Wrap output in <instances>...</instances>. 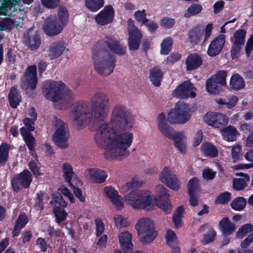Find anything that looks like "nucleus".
<instances>
[{"label":"nucleus","mask_w":253,"mask_h":253,"mask_svg":"<svg viewBox=\"0 0 253 253\" xmlns=\"http://www.w3.org/2000/svg\"><path fill=\"white\" fill-rule=\"evenodd\" d=\"M69 185L72 189L75 196L80 200L81 202L84 203L85 202V198L83 195L82 190L79 187H77L75 186L73 183L69 184Z\"/></svg>","instance_id":"58"},{"label":"nucleus","mask_w":253,"mask_h":253,"mask_svg":"<svg viewBox=\"0 0 253 253\" xmlns=\"http://www.w3.org/2000/svg\"><path fill=\"white\" fill-rule=\"evenodd\" d=\"M143 184V182L140 178L135 176L132 178L131 181L127 182L124 185V188L128 190L134 188L141 187Z\"/></svg>","instance_id":"43"},{"label":"nucleus","mask_w":253,"mask_h":253,"mask_svg":"<svg viewBox=\"0 0 253 253\" xmlns=\"http://www.w3.org/2000/svg\"><path fill=\"white\" fill-rule=\"evenodd\" d=\"M131 238V234L128 231L120 234L119 241L124 253H132L133 244Z\"/></svg>","instance_id":"22"},{"label":"nucleus","mask_w":253,"mask_h":253,"mask_svg":"<svg viewBox=\"0 0 253 253\" xmlns=\"http://www.w3.org/2000/svg\"><path fill=\"white\" fill-rule=\"evenodd\" d=\"M106 47L121 56L125 55L126 51V47L113 36H106L104 41L97 42L93 46L92 52L94 68L98 73L104 76L114 71L116 62V56Z\"/></svg>","instance_id":"2"},{"label":"nucleus","mask_w":253,"mask_h":253,"mask_svg":"<svg viewBox=\"0 0 253 253\" xmlns=\"http://www.w3.org/2000/svg\"><path fill=\"white\" fill-rule=\"evenodd\" d=\"M253 242V233H250L249 235L243 240L240 244V247L243 249H247Z\"/></svg>","instance_id":"62"},{"label":"nucleus","mask_w":253,"mask_h":253,"mask_svg":"<svg viewBox=\"0 0 253 253\" xmlns=\"http://www.w3.org/2000/svg\"><path fill=\"white\" fill-rule=\"evenodd\" d=\"M57 128L52 135L54 143L59 148L66 149L68 146V140L69 137L68 125L60 119L56 120Z\"/></svg>","instance_id":"11"},{"label":"nucleus","mask_w":253,"mask_h":253,"mask_svg":"<svg viewBox=\"0 0 253 253\" xmlns=\"http://www.w3.org/2000/svg\"><path fill=\"white\" fill-rule=\"evenodd\" d=\"M247 201L242 197L235 198L230 203L231 208L236 211H241L245 208Z\"/></svg>","instance_id":"36"},{"label":"nucleus","mask_w":253,"mask_h":253,"mask_svg":"<svg viewBox=\"0 0 253 253\" xmlns=\"http://www.w3.org/2000/svg\"><path fill=\"white\" fill-rule=\"evenodd\" d=\"M88 175L91 180L97 183H103L107 177L105 171L97 168L89 169Z\"/></svg>","instance_id":"26"},{"label":"nucleus","mask_w":253,"mask_h":253,"mask_svg":"<svg viewBox=\"0 0 253 253\" xmlns=\"http://www.w3.org/2000/svg\"><path fill=\"white\" fill-rule=\"evenodd\" d=\"M63 176L69 184H70L74 174V171L72 166L68 163H65L62 166Z\"/></svg>","instance_id":"38"},{"label":"nucleus","mask_w":253,"mask_h":253,"mask_svg":"<svg viewBox=\"0 0 253 253\" xmlns=\"http://www.w3.org/2000/svg\"><path fill=\"white\" fill-rule=\"evenodd\" d=\"M160 180L166 184L169 188L178 190L179 189V181L175 174L171 172L168 167H165L160 173Z\"/></svg>","instance_id":"18"},{"label":"nucleus","mask_w":253,"mask_h":253,"mask_svg":"<svg viewBox=\"0 0 253 253\" xmlns=\"http://www.w3.org/2000/svg\"><path fill=\"white\" fill-rule=\"evenodd\" d=\"M219 225L223 235L225 236L231 234L235 230L236 225L231 222L228 217H223L219 222Z\"/></svg>","instance_id":"27"},{"label":"nucleus","mask_w":253,"mask_h":253,"mask_svg":"<svg viewBox=\"0 0 253 253\" xmlns=\"http://www.w3.org/2000/svg\"><path fill=\"white\" fill-rule=\"evenodd\" d=\"M8 99L10 107L15 109L22 101V96L20 92L17 89L16 86H12L8 93Z\"/></svg>","instance_id":"25"},{"label":"nucleus","mask_w":253,"mask_h":253,"mask_svg":"<svg viewBox=\"0 0 253 253\" xmlns=\"http://www.w3.org/2000/svg\"><path fill=\"white\" fill-rule=\"evenodd\" d=\"M69 14L65 7L59 8L58 16L50 15L44 21L43 28L47 35L54 36L60 33L68 22Z\"/></svg>","instance_id":"5"},{"label":"nucleus","mask_w":253,"mask_h":253,"mask_svg":"<svg viewBox=\"0 0 253 253\" xmlns=\"http://www.w3.org/2000/svg\"><path fill=\"white\" fill-rule=\"evenodd\" d=\"M128 46L129 50L134 51L138 49L142 39V34L141 31L135 25H132L128 28Z\"/></svg>","instance_id":"16"},{"label":"nucleus","mask_w":253,"mask_h":253,"mask_svg":"<svg viewBox=\"0 0 253 253\" xmlns=\"http://www.w3.org/2000/svg\"><path fill=\"white\" fill-rule=\"evenodd\" d=\"M165 238L167 244L169 246L171 247V248L175 246L176 237L175 232L173 230L169 229L166 232Z\"/></svg>","instance_id":"46"},{"label":"nucleus","mask_w":253,"mask_h":253,"mask_svg":"<svg viewBox=\"0 0 253 253\" xmlns=\"http://www.w3.org/2000/svg\"><path fill=\"white\" fill-rule=\"evenodd\" d=\"M33 175L27 169L14 175L10 181L13 192L18 193L22 189H29L33 181Z\"/></svg>","instance_id":"12"},{"label":"nucleus","mask_w":253,"mask_h":253,"mask_svg":"<svg viewBox=\"0 0 253 253\" xmlns=\"http://www.w3.org/2000/svg\"><path fill=\"white\" fill-rule=\"evenodd\" d=\"M14 21L12 19L8 17L5 18L0 21V31L11 30Z\"/></svg>","instance_id":"51"},{"label":"nucleus","mask_w":253,"mask_h":253,"mask_svg":"<svg viewBox=\"0 0 253 253\" xmlns=\"http://www.w3.org/2000/svg\"><path fill=\"white\" fill-rule=\"evenodd\" d=\"M43 191H40L36 194V198L35 199L34 208L37 211H42L44 208L43 206Z\"/></svg>","instance_id":"44"},{"label":"nucleus","mask_w":253,"mask_h":253,"mask_svg":"<svg viewBox=\"0 0 253 253\" xmlns=\"http://www.w3.org/2000/svg\"><path fill=\"white\" fill-rule=\"evenodd\" d=\"M135 227L142 243L152 242L158 235L157 232L155 230L153 222L150 218L140 219L137 221Z\"/></svg>","instance_id":"8"},{"label":"nucleus","mask_w":253,"mask_h":253,"mask_svg":"<svg viewBox=\"0 0 253 253\" xmlns=\"http://www.w3.org/2000/svg\"><path fill=\"white\" fill-rule=\"evenodd\" d=\"M85 7L92 12H96L101 8L104 3V0H85Z\"/></svg>","instance_id":"34"},{"label":"nucleus","mask_w":253,"mask_h":253,"mask_svg":"<svg viewBox=\"0 0 253 253\" xmlns=\"http://www.w3.org/2000/svg\"><path fill=\"white\" fill-rule=\"evenodd\" d=\"M225 35L220 34L211 42L207 50L209 56L214 57L220 53L225 44Z\"/></svg>","instance_id":"19"},{"label":"nucleus","mask_w":253,"mask_h":253,"mask_svg":"<svg viewBox=\"0 0 253 253\" xmlns=\"http://www.w3.org/2000/svg\"><path fill=\"white\" fill-rule=\"evenodd\" d=\"M189 105L182 102L176 103L174 109H171L168 114V121L170 124H184L190 119Z\"/></svg>","instance_id":"9"},{"label":"nucleus","mask_w":253,"mask_h":253,"mask_svg":"<svg viewBox=\"0 0 253 253\" xmlns=\"http://www.w3.org/2000/svg\"><path fill=\"white\" fill-rule=\"evenodd\" d=\"M226 71L220 70L208 79L206 85L207 91L211 94H219L222 90V87L226 84Z\"/></svg>","instance_id":"13"},{"label":"nucleus","mask_w":253,"mask_h":253,"mask_svg":"<svg viewBox=\"0 0 253 253\" xmlns=\"http://www.w3.org/2000/svg\"><path fill=\"white\" fill-rule=\"evenodd\" d=\"M24 39L25 45L32 50L37 49L41 43V38L38 33L32 35L28 32L25 34Z\"/></svg>","instance_id":"23"},{"label":"nucleus","mask_w":253,"mask_h":253,"mask_svg":"<svg viewBox=\"0 0 253 253\" xmlns=\"http://www.w3.org/2000/svg\"><path fill=\"white\" fill-rule=\"evenodd\" d=\"M157 205L162 210L166 213H169L171 211V207L168 200H158Z\"/></svg>","instance_id":"60"},{"label":"nucleus","mask_w":253,"mask_h":253,"mask_svg":"<svg viewBox=\"0 0 253 253\" xmlns=\"http://www.w3.org/2000/svg\"><path fill=\"white\" fill-rule=\"evenodd\" d=\"M245 159L251 162L250 163L247 164V169H250L253 167V148L249 150L245 155Z\"/></svg>","instance_id":"64"},{"label":"nucleus","mask_w":253,"mask_h":253,"mask_svg":"<svg viewBox=\"0 0 253 253\" xmlns=\"http://www.w3.org/2000/svg\"><path fill=\"white\" fill-rule=\"evenodd\" d=\"M29 219L27 215L25 213L20 214L15 221V225L23 228L28 222Z\"/></svg>","instance_id":"56"},{"label":"nucleus","mask_w":253,"mask_h":253,"mask_svg":"<svg viewBox=\"0 0 253 253\" xmlns=\"http://www.w3.org/2000/svg\"><path fill=\"white\" fill-rule=\"evenodd\" d=\"M231 199V194L228 192H225L219 195L215 200L216 204H226Z\"/></svg>","instance_id":"52"},{"label":"nucleus","mask_w":253,"mask_h":253,"mask_svg":"<svg viewBox=\"0 0 253 253\" xmlns=\"http://www.w3.org/2000/svg\"><path fill=\"white\" fill-rule=\"evenodd\" d=\"M126 203L135 209H146L152 204V197L142 190H133L125 197Z\"/></svg>","instance_id":"6"},{"label":"nucleus","mask_w":253,"mask_h":253,"mask_svg":"<svg viewBox=\"0 0 253 253\" xmlns=\"http://www.w3.org/2000/svg\"><path fill=\"white\" fill-rule=\"evenodd\" d=\"M164 73L158 67H155L150 70L149 79L152 84L156 87L160 86Z\"/></svg>","instance_id":"28"},{"label":"nucleus","mask_w":253,"mask_h":253,"mask_svg":"<svg viewBox=\"0 0 253 253\" xmlns=\"http://www.w3.org/2000/svg\"><path fill=\"white\" fill-rule=\"evenodd\" d=\"M53 212L55 216V222L58 225L67 219L68 213L64 209L59 207H55L53 208Z\"/></svg>","instance_id":"35"},{"label":"nucleus","mask_w":253,"mask_h":253,"mask_svg":"<svg viewBox=\"0 0 253 253\" xmlns=\"http://www.w3.org/2000/svg\"><path fill=\"white\" fill-rule=\"evenodd\" d=\"M104 193L118 210H122L124 208V204L120 200V196L118 192L112 186H106L104 188Z\"/></svg>","instance_id":"21"},{"label":"nucleus","mask_w":253,"mask_h":253,"mask_svg":"<svg viewBox=\"0 0 253 253\" xmlns=\"http://www.w3.org/2000/svg\"><path fill=\"white\" fill-rule=\"evenodd\" d=\"M253 231V225L251 223L245 224L242 226L236 233L238 238L243 239L248 233Z\"/></svg>","instance_id":"40"},{"label":"nucleus","mask_w":253,"mask_h":253,"mask_svg":"<svg viewBox=\"0 0 253 253\" xmlns=\"http://www.w3.org/2000/svg\"><path fill=\"white\" fill-rule=\"evenodd\" d=\"M65 84L61 82L47 81L44 83L42 92L45 97L54 102H59L61 110L68 109L73 98V92L70 89H64Z\"/></svg>","instance_id":"4"},{"label":"nucleus","mask_w":253,"mask_h":253,"mask_svg":"<svg viewBox=\"0 0 253 253\" xmlns=\"http://www.w3.org/2000/svg\"><path fill=\"white\" fill-rule=\"evenodd\" d=\"M42 3L45 7L53 9L58 6L60 4L59 0H41Z\"/></svg>","instance_id":"59"},{"label":"nucleus","mask_w":253,"mask_h":253,"mask_svg":"<svg viewBox=\"0 0 253 253\" xmlns=\"http://www.w3.org/2000/svg\"><path fill=\"white\" fill-rule=\"evenodd\" d=\"M115 11L111 5H106L94 17L96 24L105 26L111 24L115 19Z\"/></svg>","instance_id":"15"},{"label":"nucleus","mask_w":253,"mask_h":253,"mask_svg":"<svg viewBox=\"0 0 253 253\" xmlns=\"http://www.w3.org/2000/svg\"><path fill=\"white\" fill-rule=\"evenodd\" d=\"M202 10L201 5L197 3H193L187 9L186 12L184 14V17L185 18H189L192 16L196 15Z\"/></svg>","instance_id":"39"},{"label":"nucleus","mask_w":253,"mask_h":253,"mask_svg":"<svg viewBox=\"0 0 253 253\" xmlns=\"http://www.w3.org/2000/svg\"><path fill=\"white\" fill-rule=\"evenodd\" d=\"M217 113L208 112L204 117V122L209 126H214Z\"/></svg>","instance_id":"55"},{"label":"nucleus","mask_w":253,"mask_h":253,"mask_svg":"<svg viewBox=\"0 0 253 253\" xmlns=\"http://www.w3.org/2000/svg\"><path fill=\"white\" fill-rule=\"evenodd\" d=\"M24 126L20 129V132L29 150L33 152L35 150L36 139L31 133L35 129L34 120L29 118L23 119Z\"/></svg>","instance_id":"14"},{"label":"nucleus","mask_w":253,"mask_h":253,"mask_svg":"<svg viewBox=\"0 0 253 253\" xmlns=\"http://www.w3.org/2000/svg\"><path fill=\"white\" fill-rule=\"evenodd\" d=\"M90 102L91 108L86 101H79L73 104L71 115L74 122L82 125L90 123L93 119L99 121L105 119L109 108L108 95L103 92L96 93L91 97Z\"/></svg>","instance_id":"3"},{"label":"nucleus","mask_w":253,"mask_h":253,"mask_svg":"<svg viewBox=\"0 0 253 253\" xmlns=\"http://www.w3.org/2000/svg\"><path fill=\"white\" fill-rule=\"evenodd\" d=\"M38 84L37 68L36 65L28 66L21 79L20 86L29 97L34 98Z\"/></svg>","instance_id":"7"},{"label":"nucleus","mask_w":253,"mask_h":253,"mask_svg":"<svg viewBox=\"0 0 253 253\" xmlns=\"http://www.w3.org/2000/svg\"><path fill=\"white\" fill-rule=\"evenodd\" d=\"M134 16L136 20L139 22L141 25L146 24V23L149 21L146 17V13L144 9H143L141 11H136L134 12Z\"/></svg>","instance_id":"49"},{"label":"nucleus","mask_w":253,"mask_h":253,"mask_svg":"<svg viewBox=\"0 0 253 253\" xmlns=\"http://www.w3.org/2000/svg\"><path fill=\"white\" fill-rule=\"evenodd\" d=\"M201 149L206 156L214 158L217 156L218 152L216 147L209 142H204L201 146Z\"/></svg>","instance_id":"30"},{"label":"nucleus","mask_w":253,"mask_h":253,"mask_svg":"<svg viewBox=\"0 0 253 253\" xmlns=\"http://www.w3.org/2000/svg\"><path fill=\"white\" fill-rule=\"evenodd\" d=\"M228 122V118L221 113H217L216 118L214 126L215 128H221L226 126Z\"/></svg>","instance_id":"42"},{"label":"nucleus","mask_w":253,"mask_h":253,"mask_svg":"<svg viewBox=\"0 0 253 253\" xmlns=\"http://www.w3.org/2000/svg\"><path fill=\"white\" fill-rule=\"evenodd\" d=\"M175 23L174 19L165 17L161 20V25L166 29L171 28Z\"/></svg>","instance_id":"57"},{"label":"nucleus","mask_w":253,"mask_h":253,"mask_svg":"<svg viewBox=\"0 0 253 253\" xmlns=\"http://www.w3.org/2000/svg\"><path fill=\"white\" fill-rule=\"evenodd\" d=\"M230 87L235 90L243 88L245 85L243 78L239 74L233 75L230 81Z\"/></svg>","instance_id":"33"},{"label":"nucleus","mask_w":253,"mask_h":253,"mask_svg":"<svg viewBox=\"0 0 253 253\" xmlns=\"http://www.w3.org/2000/svg\"><path fill=\"white\" fill-rule=\"evenodd\" d=\"M194 87L190 82L185 81L179 85L172 91L173 97L185 99L188 97L194 98L196 93L193 91Z\"/></svg>","instance_id":"17"},{"label":"nucleus","mask_w":253,"mask_h":253,"mask_svg":"<svg viewBox=\"0 0 253 253\" xmlns=\"http://www.w3.org/2000/svg\"><path fill=\"white\" fill-rule=\"evenodd\" d=\"M200 187L199 179L196 177L192 178L187 184L188 193H196L199 190Z\"/></svg>","instance_id":"41"},{"label":"nucleus","mask_w":253,"mask_h":253,"mask_svg":"<svg viewBox=\"0 0 253 253\" xmlns=\"http://www.w3.org/2000/svg\"><path fill=\"white\" fill-rule=\"evenodd\" d=\"M246 33V31L244 29H239L235 31L234 33V43L243 45L245 43Z\"/></svg>","instance_id":"47"},{"label":"nucleus","mask_w":253,"mask_h":253,"mask_svg":"<svg viewBox=\"0 0 253 253\" xmlns=\"http://www.w3.org/2000/svg\"><path fill=\"white\" fill-rule=\"evenodd\" d=\"M216 233L212 227H211L208 232L206 233L204 238L202 240V243L203 245H207L211 242H212L215 239Z\"/></svg>","instance_id":"45"},{"label":"nucleus","mask_w":253,"mask_h":253,"mask_svg":"<svg viewBox=\"0 0 253 253\" xmlns=\"http://www.w3.org/2000/svg\"><path fill=\"white\" fill-rule=\"evenodd\" d=\"M10 149V145L6 142H2L0 145V167L8 161Z\"/></svg>","instance_id":"32"},{"label":"nucleus","mask_w":253,"mask_h":253,"mask_svg":"<svg viewBox=\"0 0 253 253\" xmlns=\"http://www.w3.org/2000/svg\"><path fill=\"white\" fill-rule=\"evenodd\" d=\"M248 181L242 178H234L233 180V188L237 191L242 190L247 186Z\"/></svg>","instance_id":"48"},{"label":"nucleus","mask_w":253,"mask_h":253,"mask_svg":"<svg viewBox=\"0 0 253 253\" xmlns=\"http://www.w3.org/2000/svg\"><path fill=\"white\" fill-rule=\"evenodd\" d=\"M28 167L31 171V172L33 174L35 177L38 178L42 175L40 167L36 161L34 160L31 161L28 164Z\"/></svg>","instance_id":"50"},{"label":"nucleus","mask_w":253,"mask_h":253,"mask_svg":"<svg viewBox=\"0 0 253 253\" xmlns=\"http://www.w3.org/2000/svg\"><path fill=\"white\" fill-rule=\"evenodd\" d=\"M158 189L159 191L157 196L159 199L158 200H168L169 195L168 193V189L165 188L162 185H158Z\"/></svg>","instance_id":"53"},{"label":"nucleus","mask_w":253,"mask_h":253,"mask_svg":"<svg viewBox=\"0 0 253 253\" xmlns=\"http://www.w3.org/2000/svg\"><path fill=\"white\" fill-rule=\"evenodd\" d=\"M172 44L173 40L171 37L165 38L161 43V54L168 55L171 49Z\"/></svg>","instance_id":"37"},{"label":"nucleus","mask_w":253,"mask_h":253,"mask_svg":"<svg viewBox=\"0 0 253 253\" xmlns=\"http://www.w3.org/2000/svg\"><path fill=\"white\" fill-rule=\"evenodd\" d=\"M66 49L64 42L62 41L52 42L47 50L48 57L51 60L56 59L61 56Z\"/></svg>","instance_id":"20"},{"label":"nucleus","mask_w":253,"mask_h":253,"mask_svg":"<svg viewBox=\"0 0 253 253\" xmlns=\"http://www.w3.org/2000/svg\"><path fill=\"white\" fill-rule=\"evenodd\" d=\"M243 155L242 147L240 145L234 146L232 149V156L234 162L238 161Z\"/></svg>","instance_id":"54"},{"label":"nucleus","mask_w":253,"mask_h":253,"mask_svg":"<svg viewBox=\"0 0 253 253\" xmlns=\"http://www.w3.org/2000/svg\"><path fill=\"white\" fill-rule=\"evenodd\" d=\"M133 125L126 107L121 104L116 105L113 109L110 122L101 125L94 136L96 145L105 150L106 159L121 160L129 155L127 149L133 139V133L129 132Z\"/></svg>","instance_id":"1"},{"label":"nucleus","mask_w":253,"mask_h":253,"mask_svg":"<svg viewBox=\"0 0 253 253\" xmlns=\"http://www.w3.org/2000/svg\"><path fill=\"white\" fill-rule=\"evenodd\" d=\"M242 45L240 44H235L234 42L233 43L230 51L231 56L232 59H234L238 57V56L240 53Z\"/></svg>","instance_id":"61"},{"label":"nucleus","mask_w":253,"mask_h":253,"mask_svg":"<svg viewBox=\"0 0 253 253\" xmlns=\"http://www.w3.org/2000/svg\"><path fill=\"white\" fill-rule=\"evenodd\" d=\"M203 177L207 180H212L214 178L216 172L212 171L210 169H207L203 171Z\"/></svg>","instance_id":"63"},{"label":"nucleus","mask_w":253,"mask_h":253,"mask_svg":"<svg viewBox=\"0 0 253 253\" xmlns=\"http://www.w3.org/2000/svg\"><path fill=\"white\" fill-rule=\"evenodd\" d=\"M202 59L198 54H191L187 57L185 61L187 70H196L202 64Z\"/></svg>","instance_id":"24"},{"label":"nucleus","mask_w":253,"mask_h":253,"mask_svg":"<svg viewBox=\"0 0 253 253\" xmlns=\"http://www.w3.org/2000/svg\"><path fill=\"white\" fill-rule=\"evenodd\" d=\"M159 127L162 133L169 139H173L174 146L182 153H186V147L182 140V134L179 132L172 135V129L167 123L166 117L164 113H161L158 116Z\"/></svg>","instance_id":"10"},{"label":"nucleus","mask_w":253,"mask_h":253,"mask_svg":"<svg viewBox=\"0 0 253 253\" xmlns=\"http://www.w3.org/2000/svg\"><path fill=\"white\" fill-rule=\"evenodd\" d=\"M221 132L223 139L227 141H234L236 140L238 131L233 126H229L223 128Z\"/></svg>","instance_id":"29"},{"label":"nucleus","mask_w":253,"mask_h":253,"mask_svg":"<svg viewBox=\"0 0 253 253\" xmlns=\"http://www.w3.org/2000/svg\"><path fill=\"white\" fill-rule=\"evenodd\" d=\"M203 31L198 27L191 29L188 34L189 42L193 44H198L201 40L203 35Z\"/></svg>","instance_id":"31"}]
</instances>
